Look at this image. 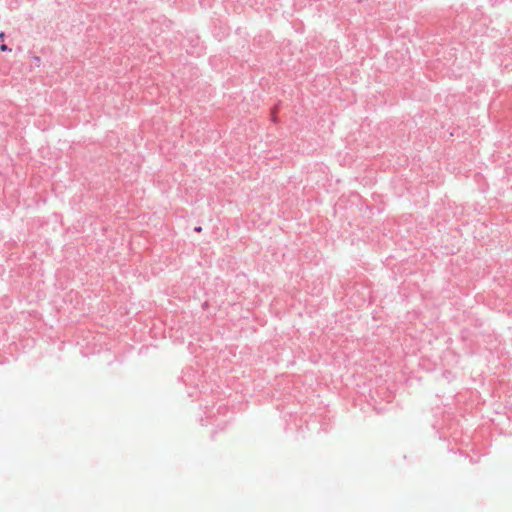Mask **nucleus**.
Here are the masks:
<instances>
[{
	"mask_svg": "<svg viewBox=\"0 0 512 512\" xmlns=\"http://www.w3.org/2000/svg\"><path fill=\"white\" fill-rule=\"evenodd\" d=\"M0 49H1V51H3V52H5V51H10V49H9V48L7 47V45H5V44H2V45L0 46Z\"/></svg>",
	"mask_w": 512,
	"mask_h": 512,
	"instance_id": "1",
	"label": "nucleus"
},
{
	"mask_svg": "<svg viewBox=\"0 0 512 512\" xmlns=\"http://www.w3.org/2000/svg\"><path fill=\"white\" fill-rule=\"evenodd\" d=\"M3 37H4V33H3V32H1V33H0V39H3Z\"/></svg>",
	"mask_w": 512,
	"mask_h": 512,
	"instance_id": "2",
	"label": "nucleus"
}]
</instances>
